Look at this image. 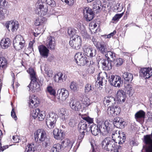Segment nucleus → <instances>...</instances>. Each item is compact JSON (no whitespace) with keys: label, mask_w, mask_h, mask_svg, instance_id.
<instances>
[{"label":"nucleus","mask_w":152,"mask_h":152,"mask_svg":"<svg viewBox=\"0 0 152 152\" xmlns=\"http://www.w3.org/2000/svg\"><path fill=\"white\" fill-rule=\"evenodd\" d=\"M91 130L92 134L94 136L98 134L100 132L106 134L110 133L112 130V125L108 121L100 122L97 126L92 125L91 127Z\"/></svg>","instance_id":"1"},{"label":"nucleus","mask_w":152,"mask_h":152,"mask_svg":"<svg viewBox=\"0 0 152 152\" xmlns=\"http://www.w3.org/2000/svg\"><path fill=\"white\" fill-rule=\"evenodd\" d=\"M115 142L114 139L107 137L102 140L101 146L102 148L106 151H114L115 150L119 149L121 148L120 145H117Z\"/></svg>","instance_id":"2"},{"label":"nucleus","mask_w":152,"mask_h":152,"mask_svg":"<svg viewBox=\"0 0 152 152\" xmlns=\"http://www.w3.org/2000/svg\"><path fill=\"white\" fill-rule=\"evenodd\" d=\"M57 115L53 112L49 113L47 115L45 121L47 126L50 129H53L55 125Z\"/></svg>","instance_id":"3"},{"label":"nucleus","mask_w":152,"mask_h":152,"mask_svg":"<svg viewBox=\"0 0 152 152\" xmlns=\"http://www.w3.org/2000/svg\"><path fill=\"white\" fill-rule=\"evenodd\" d=\"M70 45L73 49L79 50L80 49L82 45V39L80 37L77 35L72 37L69 42Z\"/></svg>","instance_id":"4"},{"label":"nucleus","mask_w":152,"mask_h":152,"mask_svg":"<svg viewBox=\"0 0 152 152\" xmlns=\"http://www.w3.org/2000/svg\"><path fill=\"white\" fill-rule=\"evenodd\" d=\"M75 60L78 65L83 66L86 64L88 65L89 61L87 57L82 52L77 53L75 56Z\"/></svg>","instance_id":"5"},{"label":"nucleus","mask_w":152,"mask_h":152,"mask_svg":"<svg viewBox=\"0 0 152 152\" xmlns=\"http://www.w3.org/2000/svg\"><path fill=\"white\" fill-rule=\"evenodd\" d=\"M25 42L20 35H17L13 40V45L17 50H20L23 48L25 45Z\"/></svg>","instance_id":"6"},{"label":"nucleus","mask_w":152,"mask_h":152,"mask_svg":"<svg viewBox=\"0 0 152 152\" xmlns=\"http://www.w3.org/2000/svg\"><path fill=\"white\" fill-rule=\"evenodd\" d=\"M45 131L43 129H39L34 133V138L35 140L39 144L41 141L47 138Z\"/></svg>","instance_id":"7"},{"label":"nucleus","mask_w":152,"mask_h":152,"mask_svg":"<svg viewBox=\"0 0 152 152\" xmlns=\"http://www.w3.org/2000/svg\"><path fill=\"white\" fill-rule=\"evenodd\" d=\"M6 28L9 31L10 30L12 32L16 31L19 27V23L16 20H11L7 22L5 24Z\"/></svg>","instance_id":"8"},{"label":"nucleus","mask_w":152,"mask_h":152,"mask_svg":"<svg viewBox=\"0 0 152 152\" xmlns=\"http://www.w3.org/2000/svg\"><path fill=\"white\" fill-rule=\"evenodd\" d=\"M109 80L110 84L115 87H120L122 83L121 77L116 75H111L109 77Z\"/></svg>","instance_id":"9"},{"label":"nucleus","mask_w":152,"mask_h":152,"mask_svg":"<svg viewBox=\"0 0 152 152\" xmlns=\"http://www.w3.org/2000/svg\"><path fill=\"white\" fill-rule=\"evenodd\" d=\"M83 51L88 57L92 58L96 55V50L90 45L85 44L83 47Z\"/></svg>","instance_id":"10"},{"label":"nucleus","mask_w":152,"mask_h":152,"mask_svg":"<svg viewBox=\"0 0 152 152\" xmlns=\"http://www.w3.org/2000/svg\"><path fill=\"white\" fill-rule=\"evenodd\" d=\"M87 124L86 122H80L78 125V128L80 132L78 139L81 140L84 137L86 133L87 132Z\"/></svg>","instance_id":"11"},{"label":"nucleus","mask_w":152,"mask_h":152,"mask_svg":"<svg viewBox=\"0 0 152 152\" xmlns=\"http://www.w3.org/2000/svg\"><path fill=\"white\" fill-rule=\"evenodd\" d=\"M143 142L146 145L145 150L152 152V131L151 134L144 136Z\"/></svg>","instance_id":"12"},{"label":"nucleus","mask_w":152,"mask_h":152,"mask_svg":"<svg viewBox=\"0 0 152 152\" xmlns=\"http://www.w3.org/2000/svg\"><path fill=\"white\" fill-rule=\"evenodd\" d=\"M45 45L47 48L50 50H53L56 46V40L54 37L50 36L47 37Z\"/></svg>","instance_id":"13"},{"label":"nucleus","mask_w":152,"mask_h":152,"mask_svg":"<svg viewBox=\"0 0 152 152\" xmlns=\"http://www.w3.org/2000/svg\"><path fill=\"white\" fill-rule=\"evenodd\" d=\"M37 7V9L36 10V13L38 15H44L48 11V6L45 3H42L38 4Z\"/></svg>","instance_id":"14"},{"label":"nucleus","mask_w":152,"mask_h":152,"mask_svg":"<svg viewBox=\"0 0 152 152\" xmlns=\"http://www.w3.org/2000/svg\"><path fill=\"white\" fill-rule=\"evenodd\" d=\"M140 75L145 79L150 78L152 75V69L145 68L141 69L140 70Z\"/></svg>","instance_id":"15"},{"label":"nucleus","mask_w":152,"mask_h":152,"mask_svg":"<svg viewBox=\"0 0 152 152\" xmlns=\"http://www.w3.org/2000/svg\"><path fill=\"white\" fill-rule=\"evenodd\" d=\"M101 53L105 54L109 50H111V48L103 42L101 43L96 48Z\"/></svg>","instance_id":"16"},{"label":"nucleus","mask_w":152,"mask_h":152,"mask_svg":"<svg viewBox=\"0 0 152 152\" xmlns=\"http://www.w3.org/2000/svg\"><path fill=\"white\" fill-rule=\"evenodd\" d=\"M71 108L73 110L80 111L82 108L80 102L76 100L72 99L69 103Z\"/></svg>","instance_id":"17"},{"label":"nucleus","mask_w":152,"mask_h":152,"mask_svg":"<svg viewBox=\"0 0 152 152\" xmlns=\"http://www.w3.org/2000/svg\"><path fill=\"white\" fill-rule=\"evenodd\" d=\"M28 87L29 88V90L33 93L39 91L40 90V85L36 81V79L35 81L31 80Z\"/></svg>","instance_id":"18"},{"label":"nucleus","mask_w":152,"mask_h":152,"mask_svg":"<svg viewBox=\"0 0 152 152\" xmlns=\"http://www.w3.org/2000/svg\"><path fill=\"white\" fill-rule=\"evenodd\" d=\"M66 77V75L61 72L57 73L53 77L54 81L59 83H61L65 81Z\"/></svg>","instance_id":"19"},{"label":"nucleus","mask_w":152,"mask_h":152,"mask_svg":"<svg viewBox=\"0 0 152 152\" xmlns=\"http://www.w3.org/2000/svg\"><path fill=\"white\" fill-rule=\"evenodd\" d=\"M83 11L84 17L87 21H90L94 18V15L91 8L86 7L84 9Z\"/></svg>","instance_id":"20"},{"label":"nucleus","mask_w":152,"mask_h":152,"mask_svg":"<svg viewBox=\"0 0 152 152\" xmlns=\"http://www.w3.org/2000/svg\"><path fill=\"white\" fill-rule=\"evenodd\" d=\"M38 48L40 56L44 58H47L49 51V49L43 45L39 46Z\"/></svg>","instance_id":"21"},{"label":"nucleus","mask_w":152,"mask_h":152,"mask_svg":"<svg viewBox=\"0 0 152 152\" xmlns=\"http://www.w3.org/2000/svg\"><path fill=\"white\" fill-rule=\"evenodd\" d=\"M29 101V106L30 107L34 108L37 107L39 103L38 98L34 96H30Z\"/></svg>","instance_id":"22"},{"label":"nucleus","mask_w":152,"mask_h":152,"mask_svg":"<svg viewBox=\"0 0 152 152\" xmlns=\"http://www.w3.org/2000/svg\"><path fill=\"white\" fill-rule=\"evenodd\" d=\"M112 61L108 59H103L101 61L102 67L104 70H108L112 68Z\"/></svg>","instance_id":"23"},{"label":"nucleus","mask_w":152,"mask_h":152,"mask_svg":"<svg viewBox=\"0 0 152 152\" xmlns=\"http://www.w3.org/2000/svg\"><path fill=\"white\" fill-rule=\"evenodd\" d=\"M58 92H59V99L62 101H65L69 95V92L68 91L64 88L58 90Z\"/></svg>","instance_id":"24"},{"label":"nucleus","mask_w":152,"mask_h":152,"mask_svg":"<svg viewBox=\"0 0 152 152\" xmlns=\"http://www.w3.org/2000/svg\"><path fill=\"white\" fill-rule=\"evenodd\" d=\"M113 124L116 127L123 129L124 127L125 122L123 120L119 118H115L113 120Z\"/></svg>","instance_id":"25"},{"label":"nucleus","mask_w":152,"mask_h":152,"mask_svg":"<svg viewBox=\"0 0 152 152\" xmlns=\"http://www.w3.org/2000/svg\"><path fill=\"white\" fill-rule=\"evenodd\" d=\"M115 103V98L111 96H108L105 97L104 99V103L106 105H113Z\"/></svg>","instance_id":"26"},{"label":"nucleus","mask_w":152,"mask_h":152,"mask_svg":"<svg viewBox=\"0 0 152 152\" xmlns=\"http://www.w3.org/2000/svg\"><path fill=\"white\" fill-rule=\"evenodd\" d=\"M53 133L54 138L57 140H62L64 138V134L58 129H54Z\"/></svg>","instance_id":"27"},{"label":"nucleus","mask_w":152,"mask_h":152,"mask_svg":"<svg viewBox=\"0 0 152 152\" xmlns=\"http://www.w3.org/2000/svg\"><path fill=\"white\" fill-rule=\"evenodd\" d=\"M58 114L63 120H66L68 118V113L65 108L60 109L58 110Z\"/></svg>","instance_id":"28"},{"label":"nucleus","mask_w":152,"mask_h":152,"mask_svg":"<svg viewBox=\"0 0 152 152\" xmlns=\"http://www.w3.org/2000/svg\"><path fill=\"white\" fill-rule=\"evenodd\" d=\"M46 19L43 17L37 18L34 21V25L36 26H43L46 22Z\"/></svg>","instance_id":"29"},{"label":"nucleus","mask_w":152,"mask_h":152,"mask_svg":"<svg viewBox=\"0 0 152 152\" xmlns=\"http://www.w3.org/2000/svg\"><path fill=\"white\" fill-rule=\"evenodd\" d=\"M10 45V41L9 38H3L0 42V45L4 49L7 48Z\"/></svg>","instance_id":"30"},{"label":"nucleus","mask_w":152,"mask_h":152,"mask_svg":"<svg viewBox=\"0 0 152 152\" xmlns=\"http://www.w3.org/2000/svg\"><path fill=\"white\" fill-rule=\"evenodd\" d=\"M117 96L118 100L119 102H124L125 99V94L124 91L122 90H118L117 93Z\"/></svg>","instance_id":"31"},{"label":"nucleus","mask_w":152,"mask_h":152,"mask_svg":"<svg viewBox=\"0 0 152 152\" xmlns=\"http://www.w3.org/2000/svg\"><path fill=\"white\" fill-rule=\"evenodd\" d=\"M35 143H32L27 145L25 152H34L35 150L37 149V146H36Z\"/></svg>","instance_id":"32"},{"label":"nucleus","mask_w":152,"mask_h":152,"mask_svg":"<svg viewBox=\"0 0 152 152\" xmlns=\"http://www.w3.org/2000/svg\"><path fill=\"white\" fill-rule=\"evenodd\" d=\"M101 3L98 0H96L94 2L93 4V9L94 11H96V12H99L100 9Z\"/></svg>","instance_id":"33"},{"label":"nucleus","mask_w":152,"mask_h":152,"mask_svg":"<svg viewBox=\"0 0 152 152\" xmlns=\"http://www.w3.org/2000/svg\"><path fill=\"white\" fill-rule=\"evenodd\" d=\"M80 100L82 103L84 104L86 107L88 106L91 104L90 102V99L86 95H83L81 97Z\"/></svg>","instance_id":"34"},{"label":"nucleus","mask_w":152,"mask_h":152,"mask_svg":"<svg viewBox=\"0 0 152 152\" xmlns=\"http://www.w3.org/2000/svg\"><path fill=\"white\" fill-rule=\"evenodd\" d=\"M111 50H109L105 54V56L107 58V59H108L110 61H112L115 60V54L111 51Z\"/></svg>","instance_id":"35"},{"label":"nucleus","mask_w":152,"mask_h":152,"mask_svg":"<svg viewBox=\"0 0 152 152\" xmlns=\"http://www.w3.org/2000/svg\"><path fill=\"white\" fill-rule=\"evenodd\" d=\"M122 76L124 80L126 81L131 82L133 78V75L128 72H125L123 73Z\"/></svg>","instance_id":"36"},{"label":"nucleus","mask_w":152,"mask_h":152,"mask_svg":"<svg viewBox=\"0 0 152 152\" xmlns=\"http://www.w3.org/2000/svg\"><path fill=\"white\" fill-rule=\"evenodd\" d=\"M97 24L96 22L94 21L91 22L89 25V29L92 33H95L97 29Z\"/></svg>","instance_id":"37"},{"label":"nucleus","mask_w":152,"mask_h":152,"mask_svg":"<svg viewBox=\"0 0 152 152\" xmlns=\"http://www.w3.org/2000/svg\"><path fill=\"white\" fill-rule=\"evenodd\" d=\"M62 145L59 143L54 144L51 149V152H60L61 150Z\"/></svg>","instance_id":"38"},{"label":"nucleus","mask_w":152,"mask_h":152,"mask_svg":"<svg viewBox=\"0 0 152 152\" xmlns=\"http://www.w3.org/2000/svg\"><path fill=\"white\" fill-rule=\"evenodd\" d=\"M122 136L121 135H119L116 138L114 139V140L116 141L115 143H118L119 144H122L126 140V137L124 134H122Z\"/></svg>","instance_id":"39"},{"label":"nucleus","mask_w":152,"mask_h":152,"mask_svg":"<svg viewBox=\"0 0 152 152\" xmlns=\"http://www.w3.org/2000/svg\"><path fill=\"white\" fill-rule=\"evenodd\" d=\"M8 65L6 59L3 57H0V67L3 69H6Z\"/></svg>","instance_id":"40"},{"label":"nucleus","mask_w":152,"mask_h":152,"mask_svg":"<svg viewBox=\"0 0 152 152\" xmlns=\"http://www.w3.org/2000/svg\"><path fill=\"white\" fill-rule=\"evenodd\" d=\"M126 90L127 94L129 96H132L134 92V89L131 84H127L126 87Z\"/></svg>","instance_id":"41"},{"label":"nucleus","mask_w":152,"mask_h":152,"mask_svg":"<svg viewBox=\"0 0 152 152\" xmlns=\"http://www.w3.org/2000/svg\"><path fill=\"white\" fill-rule=\"evenodd\" d=\"M73 143V141H71L69 139H65L64 141L62 142L63 146L65 147H67L70 148H71Z\"/></svg>","instance_id":"42"},{"label":"nucleus","mask_w":152,"mask_h":152,"mask_svg":"<svg viewBox=\"0 0 152 152\" xmlns=\"http://www.w3.org/2000/svg\"><path fill=\"white\" fill-rule=\"evenodd\" d=\"M145 113L142 110H140L137 112L135 115V118L136 119L144 118Z\"/></svg>","instance_id":"43"},{"label":"nucleus","mask_w":152,"mask_h":152,"mask_svg":"<svg viewBox=\"0 0 152 152\" xmlns=\"http://www.w3.org/2000/svg\"><path fill=\"white\" fill-rule=\"evenodd\" d=\"M39 143H42V146L44 148H46L50 146L51 144L50 139L47 137L41 141Z\"/></svg>","instance_id":"44"},{"label":"nucleus","mask_w":152,"mask_h":152,"mask_svg":"<svg viewBox=\"0 0 152 152\" xmlns=\"http://www.w3.org/2000/svg\"><path fill=\"white\" fill-rule=\"evenodd\" d=\"M69 87L71 90L73 92H76L78 90V85L74 81H72Z\"/></svg>","instance_id":"45"},{"label":"nucleus","mask_w":152,"mask_h":152,"mask_svg":"<svg viewBox=\"0 0 152 152\" xmlns=\"http://www.w3.org/2000/svg\"><path fill=\"white\" fill-rule=\"evenodd\" d=\"M94 88L93 86L89 83H87L86 84L84 88V92L86 93H88V92L93 90Z\"/></svg>","instance_id":"46"},{"label":"nucleus","mask_w":152,"mask_h":152,"mask_svg":"<svg viewBox=\"0 0 152 152\" xmlns=\"http://www.w3.org/2000/svg\"><path fill=\"white\" fill-rule=\"evenodd\" d=\"M39 112V110L38 108L33 109L31 112V115L35 119L38 117Z\"/></svg>","instance_id":"47"},{"label":"nucleus","mask_w":152,"mask_h":152,"mask_svg":"<svg viewBox=\"0 0 152 152\" xmlns=\"http://www.w3.org/2000/svg\"><path fill=\"white\" fill-rule=\"evenodd\" d=\"M77 30L74 28L69 27L68 29V33L70 37H74L76 33ZM72 37H71V38Z\"/></svg>","instance_id":"48"},{"label":"nucleus","mask_w":152,"mask_h":152,"mask_svg":"<svg viewBox=\"0 0 152 152\" xmlns=\"http://www.w3.org/2000/svg\"><path fill=\"white\" fill-rule=\"evenodd\" d=\"M114 108L113 105L108 107L107 110L108 114L110 116H114Z\"/></svg>","instance_id":"49"},{"label":"nucleus","mask_w":152,"mask_h":152,"mask_svg":"<svg viewBox=\"0 0 152 152\" xmlns=\"http://www.w3.org/2000/svg\"><path fill=\"white\" fill-rule=\"evenodd\" d=\"M29 73L30 75L31 80L35 81L36 78L35 73L34 69L31 68H29L28 70Z\"/></svg>","instance_id":"50"},{"label":"nucleus","mask_w":152,"mask_h":152,"mask_svg":"<svg viewBox=\"0 0 152 152\" xmlns=\"http://www.w3.org/2000/svg\"><path fill=\"white\" fill-rule=\"evenodd\" d=\"M100 74L99 73L97 77V81H98V83L99 84L100 86H102V83L103 82H105L106 81V80L104 77H100Z\"/></svg>","instance_id":"51"},{"label":"nucleus","mask_w":152,"mask_h":152,"mask_svg":"<svg viewBox=\"0 0 152 152\" xmlns=\"http://www.w3.org/2000/svg\"><path fill=\"white\" fill-rule=\"evenodd\" d=\"M124 8V6L122 4L117 3L115 7L116 11L117 12L121 11Z\"/></svg>","instance_id":"52"},{"label":"nucleus","mask_w":152,"mask_h":152,"mask_svg":"<svg viewBox=\"0 0 152 152\" xmlns=\"http://www.w3.org/2000/svg\"><path fill=\"white\" fill-rule=\"evenodd\" d=\"M81 118L83 119L89 123L91 124L93 123V118H90L88 116H85V115H82L81 116Z\"/></svg>","instance_id":"53"},{"label":"nucleus","mask_w":152,"mask_h":152,"mask_svg":"<svg viewBox=\"0 0 152 152\" xmlns=\"http://www.w3.org/2000/svg\"><path fill=\"white\" fill-rule=\"evenodd\" d=\"M7 10L0 7V19H3L5 17L4 15L6 13Z\"/></svg>","instance_id":"54"},{"label":"nucleus","mask_w":152,"mask_h":152,"mask_svg":"<svg viewBox=\"0 0 152 152\" xmlns=\"http://www.w3.org/2000/svg\"><path fill=\"white\" fill-rule=\"evenodd\" d=\"M45 111L39 112L38 116V118L39 121H42L45 118Z\"/></svg>","instance_id":"55"},{"label":"nucleus","mask_w":152,"mask_h":152,"mask_svg":"<svg viewBox=\"0 0 152 152\" xmlns=\"http://www.w3.org/2000/svg\"><path fill=\"white\" fill-rule=\"evenodd\" d=\"M47 90L51 95H55L56 94V91L51 86H48L47 88Z\"/></svg>","instance_id":"56"},{"label":"nucleus","mask_w":152,"mask_h":152,"mask_svg":"<svg viewBox=\"0 0 152 152\" xmlns=\"http://www.w3.org/2000/svg\"><path fill=\"white\" fill-rule=\"evenodd\" d=\"M45 1L47 4L51 7H54L56 6V3L54 0H45Z\"/></svg>","instance_id":"57"},{"label":"nucleus","mask_w":152,"mask_h":152,"mask_svg":"<svg viewBox=\"0 0 152 152\" xmlns=\"http://www.w3.org/2000/svg\"><path fill=\"white\" fill-rule=\"evenodd\" d=\"M123 62V61L122 59L121 58H119L115 60V63L117 66H121Z\"/></svg>","instance_id":"58"},{"label":"nucleus","mask_w":152,"mask_h":152,"mask_svg":"<svg viewBox=\"0 0 152 152\" xmlns=\"http://www.w3.org/2000/svg\"><path fill=\"white\" fill-rule=\"evenodd\" d=\"M123 14V12L121 14H116L113 18V20L114 21L118 20L121 18Z\"/></svg>","instance_id":"59"},{"label":"nucleus","mask_w":152,"mask_h":152,"mask_svg":"<svg viewBox=\"0 0 152 152\" xmlns=\"http://www.w3.org/2000/svg\"><path fill=\"white\" fill-rule=\"evenodd\" d=\"M63 2H65L69 6L72 5L74 3V0H61Z\"/></svg>","instance_id":"60"},{"label":"nucleus","mask_w":152,"mask_h":152,"mask_svg":"<svg viewBox=\"0 0 152 152\" xmlns=\"http://www.w3.org/2000/svg\"><path fill=\"white\" fill-rule=\"evenodd\" d=\"M114 108V113L115 116V115H116L119 114L121 112V110L119 107H116V106H115Z\"/></svg>","instance_id":"61"},{"label":"nucleus","mask_w":152,"mask_h":152,"mask_svg":"<svg viewBox=\"0 0 152 152\" xmlns=\"http://www.w3.org/2000/svg\"><path fill=\"white\" fill-rule=\"evenodd\" d=\"M45 73L47 75V76L49 77H52L53 72L50 69L46 70L45 69Z\"/></svg>","instance_id":"62"},{"label":"nucleus","mask_w":152,"mask_h":152,"mask_svg":"<svg viewBox=\"0 0 152 152\" xmlns=\"http://www.w3.org/2000/svg\"><path fill=\"white\" fill-rule=\"evenodd\" d=\"M7 1L6 0H1L0 6L3 7H6L7 6Z\"/></svg>","instance_id":"63"},{"label":"nucleus","mask_w":152,"mask_h":152,"mask_svg":"<svg viewBox=\"0 0 152 152\" xmlns=\"http://www.w3.org/2000/svg\"><path fill=\"white\" fill-rule=\"evenodd\" d=\"M20 141L19 137L18 136H13L12 141L14 143L19 142Z\"/></svg>","instance_id":"64"}]
</instances>
